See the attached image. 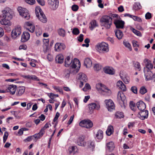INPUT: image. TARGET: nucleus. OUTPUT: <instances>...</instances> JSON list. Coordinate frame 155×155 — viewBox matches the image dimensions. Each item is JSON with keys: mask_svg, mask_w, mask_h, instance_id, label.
<instances>
[{"mask_svg": "<svg viewBox=\"0 0 155 155\" xmlns=\"http://www.w3.org/2000/svg\"><path fill=\"white\" fill-rule=\"evenodd\" d=\"M85 137L84 136H81L80 137L77 141L78 145L80 146H84L85 145V143L84 141Z\"/></svg>", "mask_w": 155, "mask_h": 155, "instance_id": "412c9836", "label": "nucleus"}, {"mask_svg": "<svg viewBox=\"0 0 155 155\" xmlns=\"http://www.w3.org/2000/svg\"><path fill=\"white\" fill-rule=\"evenodd\" d=\"M123 44L125 47L128 48L130 51H131L132 48L131 45L127 41H123Z\"/></svg>", "mask_w": 155, "mask_h": 155, "instance_id": "a18cd8bd", "label": "nucleus"}, {"mask_svg": "<svg viewBox=\"0 0 155 155\" xmlns=\"http://www.w3.org/2000/svg\"><path fill=\"white\" fill-rule=\"evenodd\" d=\"M49 127V124L48 123H46L44 127L41 129V131L38 134H36L34 135V137H35V139H38L41 137L44 134L45 132V130L47 128Z\"/></svg>", "mask_w": 155, "mask_h": 155, "instance_id": "9b49d317", "label": "nucleus"}, {"mask_svg": "<svg viewBox=\"0 0 155 155\" xmlns=\"http://www.w3.org/2000/svg\"><path fill=\"white\" fill-rule=\"evenodd\" d=\"M25 2L29 4L32 5L35 3V0H25Z\"/></svg>", "mask_w": 155, "mask_h": 155, "instance_id": "13d9d810", "label": "nucleus"}, {"mask_svg": "<svg viewBox=\"0 0 155 155\" xmlns=\"http://www.w3.org/2000/svg\"><path fill=\"white\" fill-rule=\"evenodd\" d=\"M30 37L29 33L28 32L25 31L22 35L21 41L22 42H25L29 39Z\"/></svg>", "mask_w": 155, "mask_h": 155, "instance_id": "f3484780", "label": "nucleus"}, {"mask_svg": "<svg viewBox=\"0 0 155 155\" xmlns=\"http://www.w3.org/2000/svg\"><path fill=\"white\" fill-rule=\"evenodd\" d=\"M137 106L138 109L140 110H143L145 109L146 105L142 101H140L137 103Z\"/></svg>", "mask_w": 155, "mask_h": 155, "instance_id": "a211bd4d", "label": "nucleus"}, {"mask_svg": "<svg viewBox=\"0 0 155 155\" xmlns=\"http://www.w3.org/2000/svg\"><path fill=\"white\" fill-rule=\"evenodd\" d=\"M21 15L25 20H28L30 19V15L28 11V10L26 12H25L23 14H22Z\"/></svg>", "mask_w": 155, "mask_h": 155, "instance_id": "72a5a7b5", "label": "nucleus"}, {"mask_svg": "<svg viewBox=\"0 0 155 155\" xmlns=\"http://www.w3.org/2000/svg\"><path fill=\"white\" fill-rule=\"evenodd\" d=\"M8 132L6 131L4 133V135L3 137V142L5 143L6 141V140L8 138Z\"/></svg>", "mask_w": 155, "mask_h": 155, "instance_id": "3c124183", "label": "nucleus"}, {"mask_svg": "<svg viewBox=\"0 0 155 155\" xmlns=\"http://www.w3.org/2000/svg\"><path fill=\"white\" fill-rule=\"evenodd\" d=\"M104 71L105 73L110 75H113L115 73L114 69L109 67L104 68Z\"/></svg>", "mask_w": 155, "mask_h": 155, "instance_id": "6ab92c4d", "label": "nucleus"}, {"mask_svg": "<svg viewBox=\"0 0 155 155\" xmlns=\"http://www.w3.org/2000/svg\"><path fill=\"white\" fill-rule=\"evenodd\" d=\"M35 12L37 17L40 21L44 23L47 22V19L40 8H37L36 9Z\"/></svg>", "mask_w": 155, "mask_h": 155, "instance_id": "20e7f679", "label": "nucleus"}, {"mask_svg": "<svg viewBox=\"0 0 155 155\" xmlns=\"http://www.w3.org/2000/svg\"><path fill=\"white\" fill-rule=\"evenodd\" d=\"M90 24H91V27H90V28L91 30H93L94 28L98 26L97 21L95 20H94L92 21L91 22Z\"/></svg>", "mask_w": 155, "mask_h": 155, "instance_id": "473e14b6", "label": "nucleus"}, {"mask_svg": "<svg viewBox=\"0 0 155 155\" xmlns=\"http://www.w3.org/2000/svg\"><path fill=\"white\" fill-rule=\"evenodd\" d=\"M8 89L11 94H14L16 90V86L13 85H10L8 87Z\"/></svg>", "mask_w": 155, "mask_h": 155, "instance_id": "a878e982", "label": "nucleus"}, {"mask_svg": "<svg viewBox=\"0 0 155 155\" xmlns=\"http://www.w3.org/2000/svg\"><path fill=\"white\" fill-rule=\"evenodd\" d=\"M100 21L101 26L107 29H109L112 23L111 17L107 15L103 16L100 19Z\"/></svg>", "mask_w": 155, "mask_h": 155, "instance_id": "f03ea898", "label": "nucleus"}, {"mask_svg": "<svg viewBox=\"0 0 155 155\" xmlns=\"http://www.w3.org/2000/svg\"><path fill=\"white\" fill-rule=\"evenodd\" d=\"M117 86L123 91H125L126 90V88L125 85L121 81H119L117 83Z\"/></svg>", "mask_w": 155, "mask_h": 155, "instance_id": "4be33fe9", "label": "nucleus"}, {"mask_svg": "<svg viewBox=\"0 0 155 155\" xmlns=\"http://www.w3.org/2000/svg\"><path fill=\"white\" fill-rule=\"evenodd\" d=\"M35 32L36 35L37 36H39L42 34V32L41 29H38V30H36Z\"/></svg>", "mask_w": 155, "mask_h": 155, "instance_id": "0e129e2a", "label": "nucleus"}, {"mask_svg": "<svg viewBox=\"0 0 155 155\" xmlns=\"http://www.w3.org/2000/svg\"><path fill=\"white\" fill-rule=\"evenodd\" d=\"M89 110L90 113H93L94 109H96L99 110L100 108V106L99 104L97 105L95 103H91L88 105Z\"/></svg>", "mask_w": 155, "mask_h": 155, "instance_id": "ddd939ff", "label": "nucleus"}, {"mask_svg": "<svg viewBox=\"0 0 155 155\" xmlns=\"http://www.w3.org/2000/svg\"><path fill=\"white\" fill-rule=\"evenodd\" d=\"M130 90L134 94H136L137 93V89L136 86H132L131 87Z\"/></svg>", "mask_w": 155, "mask_h": 155, "instance_id": "09e8293b", "label": "nucleus"}, {"mask_svg": "<svg viewBox=\"0 0 155 155\" xmlns=\"http://www.w3.org/2000/svg\"><path fill=\"white\" fill-rule=\"evenodd\" d=\"M145 17L146 19H150L152 17L151 14L149 12H147L145 14Z\"/></svg>", "mask_w": 155, "mask_h": 155, "instance_id": "5fc2aeb1", "label": "nucleus"}, {"mask_svg": "<svg viewBox=\"0 0 155 155\" xmlns=\"http://www.w3.org/2000/svg\"><path fill=\"white\" fill-rule=\"evenodd\" d=\"M107 149L110 152L112 151L114 149L115 146L113 142H110L107 144Z\"/></svg>", "mask_w": 155, "mask_h": 155, "instance_id": "393cba45", "label": "nucleus"}, {"mask_svg": "<svg viewBox=\"0 0 155 155\" xmlns=\"http://www.w3.org/2000/svg\"><path fill=\"white\" fill-rule=\"evenodd\" d=\"M25 88L24 86L20 87L18 88L17 89V95L18 96H20L22 95L25 91Z\"/></svg>", "mask_w": 155, "mask_h": 155, "instance_id": "cd10ccee", "label": "nucleus"}, {"mask_svg": "<svg viewBox=\"0 0 155 155\" xmlns=\"http://www.w3.org/2000/svg\"><path fill=\"white\" fill-rule=\"evenodd\" d=\"M58 33L59 35L62 37H64L65 35V31L62 28H60L58 29Z\"/></svg>", "mask_w": 155, "mask_h": 155, "instance_id": "2f4dec72", "label": "nucleus"}, {"mask_svg": "<svg viewBox=\"0 0 155 155\" xmlns=\"http://www.w3.org/2000/svg\"><path fill=\"white\" fill-rule=\"evenodd\" d=\"M29 79L32 80L36 81H39V79L35 75H29Z\"/></svg>", "mask_w": 155, "mask_h": 155, "instance_id": "de8ad7c7", "label": "nucleus"}, {"mask_svg": "<svg viewBox=\"0 0 155 155\" xmlns=\"http://www.w3.org/2000/svg\"><path fill=\"white\" fill-rule=\"evenodd\" d=\"M27 29L31 33H33L35 31V27L34 26H32L31 27L29 28H27Z\"/></svg>", "mask_w": 155, "mask_h": 155, "instance_id": "680f3d73", "label": "nucleus"}, {"mask_svg": "<svg viewBox=\"0 0 155 155\" xmlns=\"http://www.w3.org/2000/svg\"><path fill=\"white\" fill-rule=\"evenodd\" d=\"M88 146L90 148H93L94 147V143L92 141H89L88 143Z\"/></svg>", "mask_w": 155, "mask_h": 155, "instance_id": "052dcab7", "label": "nucleus"}, {"mask_svg": "<svg viewBox=\"0 0 155 155\" xmlns=\"http://www.w3.org/2000/svg\"><path fill=\"white\" fill-rule=\"evenodd\" d=\"M147 91V89L144 86L141 87L140 89V93L142 94H143Z\"/></svg>", "mask_w": 155, "mask_h": 155, "instance_id": "79ce46f5", "label": "nucleus"}, {"mask_svg": "<svg viewBox=\"0 0 155 155\" xmlns=\"http://www.w3.org/2000/svg\"><path fill=\"white\" fill-rule=\"evenodd\" d=\"M114 32L118 40H120L122 38L123 34L121 31L117 29L115 30Z\"/></svg>", "mask_w": 155, "mask_h": 155, "instance_id": "5701e85b", "label": "nucleus"}, {"mask_svg": "<svg viewBox=\"0 0 155 155\" xmlns=\"http://www.w3.org/2000/svg\"><path fill=\"white\" fill-rule=\"evenodd\" d=\"M84 64L87 68L91 67L92 65V62L90 59L89 58H85L84 61Z\"/></svg>", "mask_w": 155, "mask_h": 155, "instance_id": "b1692460", "label": "nucleus"}, {"mask_svg": "<svg viewBox=\"0 0 155 155\" xmlns=\"http://www.w3.org/2000/svg\"><path fill=\"white\" fill-rule=\"evenodd\" d=\"M102 1L101 0H97V2L98 3V6L101 8H104L103 4L102 3Z\"/></svg>", "mask_w": 155, "mask_h": 155, "instance_id": "bf43d9fd", "label": "nucleus"}, {"mask_svg": "<svg viewBox=\"0 0 155 155\" xmlns=\"http://www.w3.org/2000/svg\"><path fill=\"white\" fill-rule=\"evenodd\" d=\"M144 72L146 81H149L153 79V74L150 70L148 69V70L146 71L145 69L144 68Z\"/></svg>", "mask_w": 155, "mask_h": 155, "instance_id": "f8f14e48", "label": "nucleus"}, {"mask_svg": "<svg viewBox=\"0 0 155 155\" xmlns=\"http://www.w3.org/2000/svg\"><path fill=\"white\" fill-rule=\"evenodd\" d=\"M59 116L60 114L58 112H57L53 120V121L54 122H55L58 120V118L59 117Z\"/></svg>", "mask_w": 155, "mask_h": 155, "instance_id": "774afa93", "label": "nucleus"}, {"mask_svg": "<svg viewBox=\"0 0 155 155\" xmlns=\"http://www.w3.org/2000/svg\"><path fill=\"white\" fill-rule=\"evenodd\" d=\"M81 64L77 58H74L73 60H72L71 64V67L73 68L76 69H75L76 73L78 72L80 68Z\"/></svg>", "mask_w": 155, "mask_h": 155, "instance_id": "423d86ee", "label": "nucleus"}, {"mask_svg": "<svg viewBox=\"0 0 155 155\" xmlns=\"http://www.w3.org/2000/svg\"><path fill=\"white\" fill-rule=\"evenodd\" d=\"M83 34H81L78 38V41L80 42H82L83 40Z\"/></svg>", "mask_w": 155, "mask_h": 155, "instance_id": "e2e57ef3", "label": "nucleus"}, {"mask_svg": "<svg viewBox=\"0 0 155 155\" xmlns=\"http://www.w3.org/2000/svg\"><path fill=\"white\" fill-rule=\"evenodd\" d=\"M107 43L104 42L99 43L96 46V49L100 53L107 52L109 51V48Z\"/></svg>", "mask_w": 155, "mask_h": 155, "instance_id": "7ed1b4c3", "label": "nucleus"}, {"mask_svg": "<svg viewBox=\"0 0 155 155\" xmlns=\"http://www.w3.org/2000/svg\"><path fill=\"white\" fill-rule=\"evenodd\" d=\"M71 71L70 70L65 69L64 71V76L66 78H68L70 76Z\"/></svg>", "mask_w": 155, "mask_h": 155, "instance_id": "58836bf2", "label": "nucleus"}, {"mask_svg": "<svg viewBox=\"0 0 155 155\" xmlns=\"http://www.w3.org/2000/svg\"><path fill=\"white\" fill-rule=\"evenodd\" d=\"M72 33L74 35H77L79 33V29L77 28H74L72 31Z\"/></svg>", "mask_w": 155, "mask_h": 155, "instance_id": "603ef678", "label": "nucleus"}, {"mask_svg": "<svg viewBox=\"0 0 155 155\" xmlns=\"http://www.w3.org/2000/svg\"><path fill=\"white\" fill-rule=\"evenodd\" d=\"M70 57L69 56H68L65 59L64 61V66L66 67H68L70 66L71 64L72 61L70 60Z\"/></svg>", "mask_w": 155, "mask_h": 155, "instance_id": "c85d7f7f", "label": "nucleus"}, {"mask_svg": "<svg viewBox=\"0 0 155 155\" xmlns=\"http://www.w3.org/2000/svg\"><path fill=\"white\" fill-rule=\"evenodd\" d=\"M75 147L74 146H72L71 147H70L68 150L69 153H73L74 154L75 153Z\"/></svg>", "mask_w": 155, "mask_h": 155, "instance_id": "8fccbe9b", "label": "nucleus"}, {"mask_svg": "<svg viewBox=\"0 0 155 155\" xmlns=\"http://www.w3.org/2000/svg\"><path fill=\"white\" fill-rule=\"evenodd\" d=\"M153 68V66L151 63H150V61L149 62H147V63L146 64V67L145 68H144L145 69V70L147 71L148 70V69L150 70V69H152Z\"/></svg>", "mask_w": 155, "mask_h": 155, "instance_id": "a19ab883", "label": "nucleus"}, {"mask_svg": "<svg viewBox=\"0 0 155 155\" xmlns=\"http://www.w3.org/2000/svg\"><path fill=\"white\" fill-rule=\"evenodd\" d=\"M122 77H121L122 80L125 84H127L129 83L130 78L128 77L125 76L122 78Z\"/></svg>", "mask_w": 155, "mask_h": 155, "instance_id": "c03bdc74", "label": "nucleus"}, {"mask_svg": "<svg viewBox=\"0 0 155 155\" xmlns=\"http://www.w3.org/2000/svg\"><path fill=\"white\" fill-rule=\"evenodd\" d=\"M96 88L99 92L101 93L105 92L108 94H110L111 93L110 90L104 85L101 83L98 84L96 85Z\"/></svg>", "mask_w": 155, "mask_h": 155, "instance_id": "39448f33", "label": "nucleus"}, {"mask_svg": "<svg viewBox=\"0 0 155 155\" xmlns=\"http://www.w3.org/2000/svg\"><path fill=\"white\" fill-rule=\"evenodd\" d=\"M140 3L138 2L135 3L133 6V9L135 10H138L141 8Z\"/></svg>", "mask_w": 155, "mask_h": 155, "instance_id": "e433bc0d", "label": "nucleus"}, {"mask_svg": "<svg viewBox=\"0 0 155 155\" xmlns=\"http://www.w3.org/2000/svg\"><path fill=\"white\" fill-rule=\"evenodd\" d=\"M74 118V115L71 117L69 120L68 122V124L70 125L72 122Z\"/></svg>", "mask_w": 155, "mask_h": 155, "instance_id": "338daca9", "label": "nucleus"}, {"mask_svg": "<svg viewBox=\"0 0 155 155\" xmlns=\"http://www.w3.org/2000/svg\"><path fill=\"white\" fill-rule=\"evenodd\" d=\"M113 127L112 126L110 125L108 127L106 131V134L108 136H110L113 133Z\"/></svg>", "mask_w": 155, "mask_h": 155, "instance_id": "7c9ffc66", "label": "nucleus"}, {"mask_svg": "<svg viewBox=\"0 0 155 155\" xmlns=\"http://www.w3.org/2000/svg\"><path fill=\"white\" fill-rule=\"evenodd\" d=\"M134 66L136 69H138L139 71L141 70L140 65V63L137 61L134 62Z\"/></svg>", "mask_w": 155, "mask_h": 155, "instance_id": "37998d69", "label": "nucleus"}, {"mask_svg": "<svg viewBox=\"0 0 155 155\" xmlns=\"http://www.w3.org/2000/svg\"><path fill=\"white\" fill-rule=\"evenodd\" d=\"M87 123V120H84L81 121L79 124V125L82 127H84L86 126V123Z\"/></svg>", "mask_w": 155, "mask_h": 155, "instance_id": "49530a36", "label": "nucleus"}, {"mask_svg": "<svg viewBox=\"0 0 155 155\" xmlns=\"http://www.w3.org/2000/svg\"><path fill=\"white\" fill-rule=\"evenodd\" d=\"M10 10L11 9L9 8H7L2 11V16L3 18L0 21L2 25L8 26L11 25V22L9 20L12 18V16L10 12Z\"/></svg>", "mask_w": 155, "mask_h": 155, "instance_id": "f257e3e1", "label": "nucleus"}, {"mask_svg": "<svg viewBox=\"0 0 155 155\" xmlns=\"http://www.w3.org/2000/svg\"><path fill=\"white\" fill-rule=\"evenodd\" d=\"M64 57L61 54L57 55L55 58V61L57 63L61 64L64 61Z\"/></svg>", "mask_w": 155, "mask_h": 155, "instance_id": "bb28decb", "label": "nucleus"}, {"mask_svg": "<svg viewBox=\"0 0 155 155\" xmlns=\"http://www.w3.org/2000/svg\"><path fill=\"white\" fill-rule=\"evenodd\" d=\"M148 112L147 110L140 112L138 115V117L141 119L143 120L148 117Z\"/></svg>", "mask_w": 155, "mask_h": 155, "instance_id": "2eb2a0df", "label": "nucleus"}, {"mask_svg": "<svg viewBox=\"0 0 155 155\" xmlns=\"http://www.w3.org/2000/svg\"><path fill=\"white\" fill-rule=\"evenodd\" d=\"M17 9L20 15L23 14L25 12H26L27 10L25 8H22L21 7H18V8Z\"/></svg>", "mask_w": 155, "mask_h": 155, "instance_id": "c9c22d12", "label": "nucleus"}, {"mask_svg": "<svg viewBox=\"0 0 155 155\" xmlns=\"http://www.w3.org/2000/svg\"><path fill=\"white\" fill-rule=\"evenodd\" d=\"M71 9L74 11H76L78 9V6L76 5H74L72 6Z\"/></svg>", "mask_w": 155, "mask_h": 155, "instance_id": "4d7b16f0", "label": "nucleus"}, {"mask_svg": "<svg viewBox=\"0 0 155 155\" xmlns=\"http://www.w3.org/2000/svg\"><path fill=\"white\" fill-rule=\"evenodd\" d=\"M86 126L85 127L88 129L91 128L93 126L92 122L90 120H87V123H86Z\"/></svg>", "mask_w": 155, "mask_h": 155, "instance_id": "f704fd0d", "label": "nucleus"}, {"mask_svg": "<svg viewBox=\"0 0 155 155\" xmlns=\"http://www.w3.org/2000/svg\"><path fill=\"white\" fill-rule=\"evenodd\" d=\"M38 3L41 6H44L45 5L44 0H36Z\"/></svg>", "mask_w": 155, "mask_h": 155, "instance_id": "69168bd1", "label": "nucleus"}, {"mask_svg": "<svg viewBox=\"0 0 155 155\" xmlns=\"http://www.w3.org/2000/svg\"><path fill=\"white\" fill-rule=\"evenodd\" d=\"M21 28L20 27H17L13 29L11 32L12 37L14 39L20 35L21 34Z\"/></svg>", "mask_w": 155, "mask_h": 155, "instance_id": "9d476101", "label": "nucleus"}, {"mask_svg": "<svg viewBox=\"0 0 155 155\" xmlns=\"http://www.w3.org/2000/svg\"><path fill=\"white\" fill-rule=\"evenodd\" d=\"M118 101L121 104H123L124 106V103L126 101V97L122 91H119L117 94Z\"/></svg>", "mask_w": 155, "mask_h": 155, "instance_id": "1a4fd4ad", "label": "nucleus"}, {"mask_svg": "<svg viewBox=\"0 0 155 155\" xmlns=\"http://www.w3.org/2000/svg\"><path fill=\"white\" fill-rule=\"evenodd\" d=\"M109 111H111L115 109L114 102L111 99L106 100L104 101Z\"/></svg>", "mask_w": 155, "mask_h": 155, "instance_id": "6e6552de", "label": "nucleus"}, {"mask_svg": "<svg viewBox=\"0 0 155 155\" xmlns=\"http://www.w3.org/2000/svg\"><path fill=\"white\" fill-rule=\"evenodd\" d=\"M94 68V70L97 71L101 69V66L99 64H95Z\"/></svg>", "mask_w": 155, "mask_h": 155, "instance_id": "864d4df0", "label": "nucleus"}, {"mask_svg": "<svg viewBox=\"0 0 155 155\" xmlns=\"http://www.w3.org/2000/svg\"><path fill=\"white\" fill-rule=\"evenodd\" d=\"M114 23L117 28L122 29L124 28V21L118 19H115Z\"/></svg>", "mask_w": 155, "mask_h": 155, "instance_id": "4468645a", "label": "nucleus"}, {"mask_svg": "<svg viewBox=\"0 0 155 155\" xmlns=\"http://www.w3.org/2000/svg\"><path fill=\"white\" fill-rule=\"evenodd\" d=\"M130 30L133 31V32L135 34V35H137L138 36H142V34L140 32L137 31L136 29H135L134 28L131 27L130 28Z\"/></svg>", "mask_w": 155, "mask_h": 155, "instance_id": "4c0bfd02", "label": "nucleus"}, {"mask_svg": "<svg viewBox=\"0 0 155 155\" xmlns=\"http://www.w3.org/2000/svg\"><path fill=\"white\" fill-rule=\"evenodd\" d=\"M65 47V45L63 43H57L55 45V50L58 51L64 50Z\"/></svg>", "mask_w": 155, "mask_h": 155, "instance_id": "dca6fc26", "label": "nucleus"}, {"mask_svg": "<svg viewBox=\"0 0 155 155\" xmlns=\"http://www.w3.org/2000/svg\"><path fill=\"white\" fill-rule=\"evenodd\" d=\"M115 117L117 118H121L124 117V115L123 113L118 112L116 113Z\"/></svg>", "mask_w": 155, "mask_h": 155, "instance_id": "ea45409f", "label": "nucleus"}, {"mask_svg": "<svg viewBox=\"0 0 155 155\" xmlns=\"http://www.w3.org/2000/svg\"><path fill=\"white\" fill-rule=\"evenodd\" d=\"M48 4L50 8L53 10L56 9L58 7V0H48Z\"/></svg>", "mask_w": 155, "mask_h": 155, "instance_id": "0eeeda50", "label": "nucleus"}, {"mask_svg": "<svg viewBox=\"0 0 155 155\" xmlns=\"http://www.w3.org/2000/svg\"><path fill=\"white\" fill-rule=\"evenodd\" d=\"M103 133L102 130H99L97 131L96 134V137L99 139L101 140L103 138Z\"/></svg>", "mask_w": 155, "mask_h": 155, "instance_id": "c756f323", "label": "nucleus"}, {"mask_svg": "<svg viewBox=\"0 0 155 155\" xmlns=\"http://www.w3.org/2000/svg\"><path fill=\"white\" fill-rule=\"evenodd\" d=\"M78 75V79L80 80V81L84 82H86L87 81V78L85 74L82 73H80Z\"/></svg>", "mask_w": 155, "mask_h": 155, "instance_id": "aec40b11", "label": "nucleus"}, {"mask_svg": "<svg viewBox=\"0 0 155 155\" xmlns=\"http://www.w3.org/2000/svg\"><path fill=\"white\" fill-rule=\"evenodd\" d=\"M43 47V51L45 53H46L49 51V48L48 47V45H44Z\"/></svg>", "mask_w": 155, "mask_h": 155, "instance_id": "6e6d98bb", "label": "nucleus"}]
</instances>
